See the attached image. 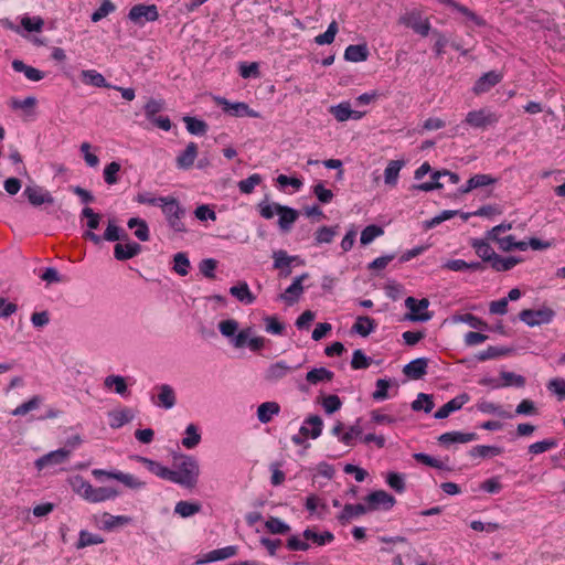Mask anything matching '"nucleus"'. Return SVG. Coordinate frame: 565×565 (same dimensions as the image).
<instances>
[{
	"label": "nucleus",
	"instance_id": "f257e3e1",
	"mask_svg": "<svg viewBox=\"0 0 565 565\" xmlns=\"http://www.w3.org/2000/svg\"><path fill=\"white\" fill-rule=\"evenodd\" d=\"M136 460L157 477L177 483L186 489L196 487L200 477V465L195 458L181 455L175 458L173 468H168L158 461L137 456Z\"/></svg>",
	"mask_w": 565,
	"mask_h": 565
},
{
	"label": "nucleus",
	"instance_id": "f03ea898",
	"mask_svg": "<svg viewBox=\"0 0 565 565\" xmlns=\"http://www.w3.org/2000/svg\"><path fill=\"white\" fill-rule=\"evenodd\" d=\"M70 484L76 494L90 503H100L108 500H114L119 495V492L115 488L94 487L82 476H75L71 478Z\"/></svg>",
	"mask_w": 565,
	"mask_h": 565
},
{
	"label": "nucleus",
	"instance_id": "7ed1b4c3",
	"mask_svg": "<svg viewBox=\"0 0 565 565\" xmlns=\"http://www.w3.org/2000/svg\"><path fill=\"white\" fill-rule=\"evenodd\" d=\"M334 540V535L324 531L318 533L315 529H306L301 535H292L287 540V548L290 551H308L311 546L310 543L317 546H323L331 543Z\"/></svg>",
	"mask_w": 565,
	"mask_h": 565
},
{
	"label": "nucleus",
	"instance_id": "20e7f679",
	"mask_svg": "<svg viewBox=\"0 0 565 565\" xmlns=\"http://www.w3.org/2000/svg\"><path fill=\"white\" fill-rule=\"evenodd\" d=\"M492 242L495 243L498 248L503 253H509L514 249L524 252L527 248H532L533 250H543L552 246L550 242L541 241L535 237L518 241L514 235H503Z\"/></svg>",
	"mask_w": 565,
	"mask_h": 565
},
{
	"label": "nucleus",
	"instance_id": "39448f33",
	"mask_svg": "<svg viewBox=\"0 0 565 565\" xmlns=\"http://www.w3.org/2000/svg\"><path fill=\"white\" fill-rule=\"evenodd\" d=\"M71 454V449L61 448L38 458L34 462V466L39 471L54 470L57 467H62L63 465L67 463Z\"/></svg>",
	"mask_w": 565,
	"mask_h": 565
},
{
	"label": "nucleus",
	"instance_id": "423d86ee",
	"mask_svg": "<svg viewBox=\"0 0 565 565\" xmlns=\"http://www.w3.org/2000/svg\"><path fill=\"white\" fill-rule=\"evenodd\" d=\"M161 209L171 228L175 232L185 231L184 223L182 222L184 210L174 198L168 196Z\"/></svg>",
	"mask_w": 565,
	"mask_h": 565
},
{
	"label": "nucleus",
	"instance_id": "0eeeda50",
	"mask_svg": "<svg viewBox=\"0 0 565 565\" xmlns=\"http://www.w3.org/2000/svg\"><path fill=\"white\" fill-rule=\"evenodd\" d=\"M398 23L413 29L422 36H427L430 31V22L427 18H423L419 10H411L402 14Z\"/></svg>",
	"mask_w": 565,
	"mask_h": 565
},
{
	"label": "nucleus",
	"instance_id": "6e6552de",
	"mask_svg": "<svg viewBox=\"0 0 565 565\" xmlns=\"http://www.w3.org/2000/svg\"><path fill=\"white\" fill-rule=\"evenodd\" d=\"M405 307L408 310L406 319L409 321H428L431 315L428 312L429 301L426 298L417 300L414 297L405 299Z\"/></svg>",
	"mask_w": 565,
	"mask_h": 565
},
{
	"label": "nucleus",
	"instance_id": "1a4fd4ad",
	"mask_svg": "<svg viewBox=\"0 0 565 565\" xmlns=\"http://www.w3.org/2000/svg\"><path fill=\"white\" fill-rule=\"evenodd\" d=\"M519 317L527 326L535 327L550 323L555 317V312L548 307H542L540 309H524Z\"/></svg>",
	"mask_w": 565,
	"mask_h": 565
},
{
	"label": "nucleus",
	"instance_id": "9d476101",
	"mask_svg": "<svg viewBox=\"0 0 565 565\" xmlns=\"http://www.w3.org/2000/svg\"><path fill=\"white\" fill-rule=\"evenodd\" d=\"M128 18L135 24L142 26L146 22L158 20V8L156 4H136L129 10Z\"/></svg>",
	"mask_w": 565,
	"mask_h": 565
},
{
	"label": "nucleus",
	"instance_id": "9b49d317",
	"mask_svg": "<svg viewBox=\"0 0 565 565\" xmlns=\"http://www.w3.org/2000/svg\"><path fill=\"white\" fill-rule=\"evenodd\" d=\"M367 512L376 510H391L395 503V498L384 490H376L367 494L364 499Z\"/></svg>",
	"mask_w": 565,
	"mask_h": 565
},
{
	"label": "nucleus",
	"instance_id": "f8f14e48",
	"mask_svg": "<svg viewBox=\"0 0 565 565\" xmlns=\"http://www.w3.org/2000/svg\"><path fill=\"white\" fill-rule=\"evenodd\" d=\"M499 117L495 113L481 108L478 110L469 111L466 116L465 122L472 128L484 129L489 126H493L498 122Z\"/></svg>",
	"mask_w": 565,
	"mask_h": 565
},
{
	"label": "nucleus",
	"instance_id": "ddd939ff",
	"mask_svg": "<svg viewBox=\"0 0 565 565\" xmlns=\"http://www.w3.org/2000/svg\"><path fill=\"white\" fill-rule=\"evenodd\" d=\"M274 268L279 270V277L287 278L291 274V265H303L298 256H289L286 250L279 249L273 253Z\"/></svg>",
	"mask_w": 565,
	"mask_h": 565
},
{
	"label": "nucleus",
	"instance_id": "4468645a",
	"mask_svg": "<svg viewBox=\"0 0 565 565\" xmlns=\"http://www.w3.org/2000/svg\"><path fill=\"white\" fill-rule=\"evenodd\" d=\"M217 105L222 106L223 110L235 117H252L259 118L260 115L254 109H250L245 103H231L224 97H214Z\"/></svg>",
	"mask_w": 565,
	"mask_h": 565
},
{
	"label": "nucleus",
	"instance_id": "2eb2a0df",
	"mask_svg": "<svg viewBox=\"0 0 565 565\" xmlns=\"http://www.w3.org/2000/svg\"><path fill=\"white\" fill-rule=\"evenodd\" d=\"M329 113L339 122H344L349 119L360 120L366 115V111L353 110L349 102H342L338 105L331 106L329 108Z\"/></svg>",
	"mask_w": 565,
	"mask_h": 565
},
{
	"label": "nucleus",
	"instance_id": "dca6fc26",
	"mask_svg": "<svg viewBox=\"0 0 565 565\" xmlns=\"http://www.w3.org/2000/svg\"><path fill=\"white\" fill-rule=\"evenodd\" d=\"M153 391L157 393L154 396H152V402L154 405L166 409H170L175 405V393L170 385L160 384L154 386Z\"/></svg>",
	"mask_w": 565,
	"mask_h": 565
},
{
	"label": "nucleus",
	"instance_id": "f3484780",
	"mask_svg": "<svg viewBox=\"0 0 565 565\" xmlns=\"http://www.w3.org/2000/svg\"><path fill=\"white\" fill-rule=\"evenodd\" d=\"M199 154V147L195 142L191 141L186 145L175 158L177 168L180 170H189L193 167Z\"/></svg>",
	"mask_w": 565,
	"mask_h": 565
},
{
	"label": "nucleus",
	"instance_id": "a211bd4d",
	"mask_svg": "<svg viewBox=\"0 0 565 565\" xmlns=\"http://www.w3.org/2000/svg\"><path fill=\"white\" fill-rule=\"evenodd\" d=\"M470 401V397L468 394L462 393L449 402H447L445 405H443L436 413L435 418L443 419L447 418L451 413L459 411L463 407L465 404H467Z\"/></svg>",
	"mask_w": 565,
	"mask_h": 565
},
{
	"label": "nucleus",
	"instance_id": "6ab92c4d",
	"mask_svg": "<svg viewBox=\"0 0 565 565\" xmlns=\"http://www.w3.org/2000/svg\"><path fill=\"white\" fill-rule=\"evenodd\" d=\"M490 242L487 236L484 238H471L470 241V246L475 249L476 255L481 258L482 262L489 264L497 255Z\"/></svg>",
	"mask_w": 565,
	"mask_h": 565
},
{
	"label": "nucleus",
	"instance_id": "aec40b11",
	"mask_svg": "<svg viewBox=\"0 0 565 565\" xmlns=\"http://www.w3.org/2000/svg\"><path fill=\"white\" fill-rule=\"evenodd\" d=\"M292 367L284 361H278L270 364L264 372V379L267 382L275 383L286 377Z\"/></svg>",
	"mask_w": 565,
	"mask_h": 565
},
{
	"label": "nucleus",
	"instance_id": "412c9836",
	"mask_svg": "<svg viewBox=\"0 0 565 565\" xmlns=\"http://www.w3.org/2000/svg\"><path fill=\"white\" fill-rule=\"evenodd\" d=\"M502 79V75L494 71L488 72L483 74L473 85V93L476 95H480L489 92L493 86L500 83Z\"/></svg>",
	"mask_w": 565,
	"mask_h": 565
},
{
	"label": "nucleus",
	"instance_id": "4be33fe9",
	"mask_svg": "<svg viewBox=\"0 0 565 565\" xmlns=\"http://www.w3.org/2000/svg\"><path fill=\"white\" fill-rule=\"evenodd\" d=\"M478 435L476 433H461V431H448L439 436L438 441L443 446H450L452 444H467L477 440Z\"/></svg>",
	"mask_w": 565,
	"mask_h": 565
},
{
	"label": "nucleus",
	"instance_id": "5701e85b",
	"mask_svg": "<svg viewBox=\"0 0 565 565\" xmlns=\"http://www.w3.org/2000/svg\"><path fill=\"white\" fill-rule=\"evenodd\" d=\"M308 278V274L295 278L292 284L280 295V298L289 305L295 303L303 292L302 282Z\"/></svg>",
	"mask_w": 565,
	"mask_h": 565
},
{
	"label": "nucleus",
	"instance_id": "b1692460",
	"mask_svg": "<svg viewBox=\"0 0 565 565\" xmlns=\"http://www.w3.org/2000/svg\"><path fill=\"white\" fill-rule=\"evenodd\" d=\"M237 552H238V548L234 545L225 546L222 548H216V550H213V551H210L209 553H206L203 556V558L198 559L196 564H204V563H212V562L227 559V558L235 556L237 554Z\"/></svg>",
	"mask_w": 565,
	"mask_h": 565
},
{
	"label": "nucleus",
	"instance_id": "393cba45",
	"mask_svg": "<svg viewBox=\"0 0 565 565\" xmlns=\"http://www.w3.org/2000/svg\"><path fill=\"white\" fill-rule=\"evenodd\" d=\"M322 427H323L322 419L319 416L315 415V416L308 417L303 422L302 426L300 427L299 433L303 437H310L312 439H316L321 435Z\"/></svg>",
	"mask_w": 565,
	"mask_h": 565
},
{
	"label": "nucleus",
	"instance_id": "a878e982",
	"mask_svg": "<svg viewBox=\"0 0 565 565\" xmlns=\"http://www.w3.org/2000/svg\"><path fill=\"white\" fill-rule=\"evenodd\" d=\"M404 160L388 161L384 170V183L390 188H395L399 179V172L404 168Z\"/></svg>",
	"mask_w": 565,
	"mask_h": 565
},
{
	"label": "nucleus",
	"instance_id": "bb28decb",
	"mask_svg": "<svg viewBox=\"0 0 565 565\" xmlns=\"http://www.w3.org/2000/svg\"><path fill=\"white\" fill-rule=\"evenodd\" d=\"M83 84L93 87L110 88L111 85L106 81L105 76L96 70H83L79 74Z\"/></svg>",
	"mask_w": 565,
	"mask_h": 565
},
{
	"label": "nucleus",
	"instance_id": "cd10ccee",
	"mask_svg": "<svg viewBox=\"0 0 565 565\" xmlns=\"http://www.w3.org/2000/svg\"><path fill=\"white\" fill-rule=\"evenodd\" d=\"M134 414L127 407L117 408L108 413L109 426L114 429L120 428L131 422Z\"/></svg>",
	"mask_w": 565,
	"mask_h": 565
},
{
	"label": "nucleus",
	"instance_id": "c85d7f7f",
	"mask_svg": "<svg viewBox=\"0 0 565 565\" xmlns=\"http://www.w3.org/2000/svg\"><path fill=\"white\" fill-rule=\"evenodd\" d=\"M24 195L28 198L29 202L33 205H42L44 203H53V198L51 194L43 190L40 186H26L24 190Z\"/></svg>",
	"mask_w": 565,
	"mask_h": 565
},
{
	"label": "nucleus",
	"instance_id": "c756f323",
	"mask_svg": "<svg viewBox=\"0 0 565 565\" xmlns=\"http://www.w3.org/2000/svg\"><path fill=\"white\" fill-rule=\"evenodd\" d=\"M365 513H367L365 504H345L341 513L338 515V520L344 525Z\"/></svg>",
	"mask_w": 565,
	"mask_h": 565
},
{
	"label": "nucleus",
	"instance_id": "7c9ffc66",
	"mask_svg": "<svg viewBox=\"0 0 565 565\" xmlns=\"http://www.w3.org/2000/svg\"><path fill=\"white\" fill-rule=\"evenodd\" d=\"M523 258L516 256H501L497 253L490 263V267L495 271H508L522 263Z\"/></svg>",
	"mask_w": 565,
	"mask_h": 565
},
{
	"label": "nucleus",
	"instance_id": "2f4dec72",
	"mask_svg": "<svg viewBox=\"0 0 565 565\" xmlns=\"http://www.w3.org/2000/svg\"><path fill=\"white\" fill-rule=\"evenodd\" d=\"M426 372H427V360L424 358H419V359L411 361L403 369V373L412 380L422 379L426 374Z\"/></svg>",
	"mask_w": 565,
	"mask_h": 565
},
{
	"label": "nucleus",
	"instance_id": "473e14b6",
	"mask_svg": "<svg viewBox=\"0 0 565 565\" xmlns=\"http://www.w3.org/2000/svg\"><path fill=\"white\" fill-rule=\"evenodd\" d=\"M141 252V246L138 243H118L114 248V256L118 260H127L137 256Z\"/></svg>",
	"mask_w": 565,
	"mask_h": 565
},
{
	"label": "nucleus",
	"instance_id": "72a5a7b5",
	"mask_svg": "<svg viewBox=\"0 0 565 565\" xmlns=\"http://www.w3.org/2000/svg\"><path fill=\"white\" fill-rule=\"evenodd\" d=\"M280 413L277 402H265L257 407V418L262 424H267Z\"/></svg>",
	"mask_w": 565,
	"mask_h": 565
},
{
	"label": "nucleus",
	"instance_id": "f704fd0d",
	"mask_svg": "<svg viewBox=\"0 0 565 565\" xmlns=\"http://www.w3.org/2000/svg\"><path fill=\"white\" fill-rule=\"evenodd\" d=\"M104 387L108 391H113L121 396L127 395V382L124 376L120 375H108L104 380Z\"/></svg>",
	"mask_w": 565,
	"mask_h": 565
},
{
	"label": "nucleus",
	"instance_id": "c9c22d12",
	"mask_svg": "<svg viewBox=\"0 0 565 565\" xmlns=\"http://www.w3.org/2000/svg\"><path fill=\"white\" fill-rule=\"evenodd\" d=\"M376 329V322L374 319L367 316H360L356 318L352 326V331L360 334L361 337H367Z\"/></svg>",
	"mask_w": 565,
	"mask_h": 565
},
{
	"label": "nucleus",
	"instance_id": "e433bc0d",
	"mask_svg": "<svg viewBox=\"0 0 565 565\" xmlns=\"http://www.w3.org/2000/svg\"><path fill=\"white\" fill-rule=\"evenodd\" d=\"M12 68L15 72L23 73L25 77L32 82H39L44 78V73L42 71L24 64L20 60H14L12 62Z\"/></svg>",
	"mask_w": 565,
	"mask_h": 565
},
{
	"label": "nucleus",
	"instance_id": "4c0bfd02",
	"mask_svg": "<svg viewBox=\"0 0 565 565\" xmlns=\"http://www.w3.org/2000/svg\"><path fill=\"white\" fill-rule=\"evenodd\" d=\"M369 57L366 45H349L344 51V58L349 62H364Z\"/></svg>",
	"mask_w": 565,
	"mask_h": 565
},
{
	"label": "nucleus",
	"instance_id": "58836bf2",
	"mask_svg": "<svg viewBox=\"0 0 565 565\" xmlns=\"http://www.w3.org/2000/svg\"><path fill=\"white\" fill-rule=\"evenodd\" d=\"M334 374L326 367L312 369L306 375V380L311 385H317L321 382L332 381Z\"/></svg>",
	"mask_w": 565,
	"mask_h": 565
},
{
	"label": "nucleus",
	"instance_id": "ea45409f",
	"mask_svg": "<svg viewBox=\"0 0 565 565\" xmlns=\"http://www.w3.org/2000/svg\"><path fill=\"white\" fill-rule=\"evenodd\" d=\"M279 210H280V212H278L279 227L284 231H288L291 227V225L297 221L298 212L291 207L284 206V205Z\"/></svg>",
	"mask_w": 565,
	"mask_h": 565
},
{
	"label": "nucleus",
	"instance_id": "a19ab883",
	"mask_svg": "<svg viewBox=\"0 0 565 565\" xmlns=\"http://www.w3.org/2000/svg\"><path fill=\"white\" fill-rule=\"evenodd\" d=\"M199 502L179 501L174 507V512L181 518H190L201 511Z\"/></svg>",
	"mask_w": 565,
	"mask_h": 565
},
{
	"label": "nucleus",
	"instance_id": "79ce46f5",
	"mask_svg": "<svg viewBox=\"0 0 565 565\" xmlns=\"http://www.w3.org/2000/svg\"><path fill=\"white\" fill-rule=\"evenodd\" d=\"M42 402H43V398L40 395H34L29 401H26V402L22 403L21 405L17 406L12 411L11 414L13 416H24L28 413L38 409L40 407V405L42 404Z\"/></svg>",
	"mask_w": 565,
	"mask_h": 565
},
{
	"label": "nucleus",
	"instance_id": "37998d69",
	"mask_svg": "<svg viewBox=\"0 0 565 565\" xmlns=\"http://www.w3.org/2000/svg\"><path fill=\"white\" fill-rule=\"evenodd\" d=\"M230 292L233 297L247 305L253 303L255 300V297L250 292L246 282H241L237 286L231 287Z\"/></svg>",
	"mask_w": 565,
	"mask_h": 565
},
{
	"label": "nucleus",
	"instance_id": "c03bdc74",
	"mask_svg": "<svg viewBox=\"0 0 565 565\" xmlns=\"http://www.w3.org/2000/svg\"><path fill=\"white\" fill-rule=\"evenodd\" d=\"M201 441V434L194 424L188 425L185 429V437L182 439V446L186 449H193Z\"/></svg>",
	"mask_w": 565,
	"mask_h": 565
},
{
	"label": "nucleus",
	"instance_id": "a18cd8bd",
	"mask_svg": "<svg viewBox=\"0 0 565 565\" xmlns=\"http://www.w3.org/2000/svg\"><path fill=\"white\" fill-rule=\"evenodd\" d=\"M128 227L135 230V236L141 241L147 242L149 239V228L143 220L132 217L128 221Z\"/></svg>",
	"mask_w": 565,
	"mask_h": 565
},
{
	"label": "nucleus",
	"instance_id": "49530a36",
	"mask_svg": "<svg viewBox=\"0 0 565 565\" xmlns=\"http://www.w3.org/2000/svg\"><path fill=\"white\" fill-rule=\"evenodd\" d=\"M114 480H117L121 482L124 486H126L129 489H141L146 486L143 481H141L139 478L135 477L134 475L126 473L119 470H116V475H114Z\"/></svg>",
	"mask_w": 565,
	"mask_h": 565
},
{
	"label": "nucleus",
	"instance_id": "de8ad7c7",
	"mask_svg": "<svg viewBox=\"0 0 565 565\" xmlns=\"http://www.w3.org/2000/svg\"><path fill=\"white\" fill-rule=\"evenodd\" d=\"M102 543H104V539L100 535L90 533L86 530H82L79 532L78 541L76 543V548L81 550L87 546L98 545Z\"/></svg>",
	"mask_w": 565,
	"mask_h": 565
},
{
	"label": "nucleus",
	"instance_id": "09e8293b",
	"mask_svg": "<svg viewBox=\"0 0 565 565\" xmlns=\"http://www.w3.org/2000/svg\"><path fill=\"white\" fill-rule=\"evenodd\" d=\"M183 121L185 124L186 130L191 135L202 136L207 131L206 122L201 119L185 116L183 117Z\"/></svg>",
	"mask_w": 565,
	"mask_h": 565
},
{
	"label": "nucleus",
	"instance_id": "8fccbe9b",
	"mask_svg": "<svg viewBox=\"0 0 565 565\" xmlns=\"http://www.w3.org/2000/svg\"><path fill=\"white\" fill-rule=\"evenodd\" d=\"M492 182H493V179L488 174H476L467 181V184L461 190V192L468 193L477 188L489 185Z\"/></svg>",
	"mask_w": 565,
	"mask_h": 565
},
{
	"label": "nucleus",
	"instance_id": "3c124183",
	"mask_svg": "<svg viewBox=\"0 0 565 565\" xmlns=\"http://www.w3.org/2000/svg\"><path fill=\"white\" fill-rule=\"evenodd\" d=\"M387 486L397 493H403L406 489L405 476L398 472H387L385 476Z\"/></svg>",
	"mask_w": 565,
	"mask_h": 565
},
{
	"label": "nucleus",
	"instance_id": "603ef678",
	"mask_svg": "<svg viewBox=\"0 0 565 565\" xmlns=\"http://www.w3.org/2000/svg\"><path fill=\"white\" fill-rule=\"evenodd\" d=\"M478 409L484 414H493L503 418H512V414L504 411L501 406L492 403V402H480L478 404Z\"/></svg>",
	"mask_w": 565,
	"mask_h": 565
},
{
	"label": "nucleus",
	"instance_id": "864d4df0",
	"mask_svg": "<svg viewBox=\"0 0 565 565\" xmlns=\"http://www.w3.org/2000/svg\"><path fill=\"white\" fill-rule=\"evenodd\" d=\"M412 408L416 412L424 411L425 413H430L434 408L433 397L428 394L419 393L412 403Z\"/></svg>",
	"mask_w": 565,
	"mask_h": 565
},
{
	"label": "nucleus",
	"instance_id": "5fc2aeb1",
	"mask_svg": "<svg viewBox=\"0 0 565 565\" xmlns=\"http://www.w3.org/2000/svg\"><path fill=\"white\" fill-rule=\"evenodd\" d=\"M502 454V448L497 446L478 445L470 450L471 457H494Z\"/></svg>",
	"mask_w": 565,
	"mask_h": 565
},
{
	"label": "nucleus",
	"instance_id": "6e6d98bb",
	"mask_svg": "<svg viewBox=\"0 0 565 565\" xmlns=\"http://www.w3.org/2000/svg\"><path fill=\"white\" fill-rule=\"evenodd\" d=\"M265 527L271 534H286L290 531V526L288 524L275 516L268 518L265 522Z\"/></svg>",
	"mask_w": 565,
	"mask_h": 565
},
{
	"label": "nucleus",
	"instance_id": "4d7b16f0",
	"mask_svg": "<svg viewBox=\"0 0 565 565\" xmlns=\"http://www.w3.org/2000/svg\"><path fill=\"white\" fill-rule=\"evenodd\" d=\"M383 234H384V231H383V228L381 226L369 225L361 233V237H360L361 244L362 245H369L376 237H380Z\"/></svg>",
	"mask_w": 565,
	"mask_h": 565
},
{
	"label": "nucleus",
	"instance_id": "13d9d810",
	"mask_svg": "<svg viewBox=\"0 0 565 565\" xmlns=\"http://www.w3.org/2000/svg\"><path fill=\"white\" fill-rule=\"evenodd\" d=\"M338 30V23L335 21H332L324 33L319 34L315 38V42L318 45L331 44L335 39Z\"/></svg>",
	"mask_w": 565,
	"mask_h": 565
},
{
	"label": "nucleus",
	"instance_id": "bf43d9fd",
	"mask_svg": "<svg viewBox=\"0 0 565 565\" xmlns=\"http://www.w3.org/2000/svg\"><path fill=\"white\" fill-rule=\"evenodd\" d=\"M371 362L372 359L365 355L362 350L358 349L352 354L351 367L353 370H364L371 365Z\"/></svg>",
	"mask_w": 565,
	"mask_h": 565
},
{
	"label": "nucleus",
	"instance_id": "052dcab7",
	"mask_svg": "<svg viewBox=\"0 0 565 565\" xmlns=\"http://www.w3.org/2000/svg\"><path fill=\"white\" fill-rule=\"evenodd\" d=\"M121 167L118 162L113 161L107 164L104 169L103 175L104 180L108 185L116 184L119 181L118 173Z\"/></svg>",
	"mask_w": 565,
	"mask_h": 565
},
{
	"label": "nucleus",
	"instance_id": "680f3d73",
	"mask_svg": "<svg viewBox=\"0 0 565 565\" xmlns=\"http://www.w3.org/2000/svg\"><path fill=\"white\" fill-rule=\"evenodd\" d=\"M262 180L263 179L258 173H254L248 178L241 180L238 182V189L244 194H250L254 189L260 184Z\"/></svg>",
	"mask_w": 565,
	"mask_h": 565
},
{
	"label": "nucleus",
	"instance_id": "e2e57ef3",
	"mask_svg": "<svg viewBox=\"0 0 565 565\" xmlns=\"http://www.w3.org/2000/svg\"><path fill=\"white\" fill-rule=\"evenodd\" d=\"M173 270L180 276H185L190 269V260L184 253H177L173 258Z\"/></svg>",
	"mask_w": 565,
	"mask_h": 565
},
{
	"label": "nucleus",
	"instance_id": "0e129e2a",
	"mask_svg": "<svg viewBox=\"0 0 565 565\" xmlns=\"http://www.w3.org/2000/svg\"><path fill=\"white\" fill-rule=\"evenodd\" d=\"M21 25L28 32H40L43 29L44 21L40 17H28L21 18Z\"/></svg>",
	"mask_w": 565,
	"mask_h": 565
},
{
	"label": "nucleus",
	"instance_id": "69168bd1",
	"mask_svg": "<svg viewBox=\"0 0 565 565\" xmlns=\"http://www.w3.org/2000/svg\"><path fill=\"white\" fill-rule=\"evenodd\" d=\"M337 234H338V226H334V227L322 226L316 232L315 238L318 244L331 243Z\"/></svg>",
	"mask_w": 565,
	"mask_h": 565
},
{
	"label": "nucleus",
	"instance_id": "338daca9",
	"mask_svg": "<svg viewBox=\"0 0 565 565\" xmlns=\"http://www.w3.org/2000/svg\"><path fill=\"white\" fill-rule=\"evenodd\" d=\"M115 10L116 6L111 2V0H103L99 8L93 12L90 19L93 22H98L106 18L108 14L113 13Z\"/></svg>",
	"mask_w": 565,
	"mask_h": 565
},
{
	"label": "nucleus",
	"instance_id": "774afa93",
	"mask_svg": "<svg viewBox=\"0 0 565 565\" xmlns=\"http://www.w3.org/2000/svg\"><path fill=\"white\" fill-rule=\"evenodd\" d=\"M547 388L557 395L558 399H565V380L561 377H554L548 381Z\"/></svg>",
	"mask_w": 565,
	"mask_h": 565
}]
</instances>
